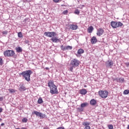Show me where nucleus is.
I'll return each instance as SVG.
<instances>
[{"mask_svg":"<svg viewBox=\"0 0 129 129\" xmlns=\"http://www.w3.org/2000/svg\"><path fill=\"white\" fill-rule=\"evenodd\" d=\"M80 64V61L79 60L74 58L71 61V63L70 64V67L69 68V71H71V72H73V69L76 68V67H78Z\"/></svg>","mask_w":129,"mask_h":129,"instance_id":"1","label":"nucleus"},{"mask_svg":"<svg viewBox=\"0 0 129 129\" xmlns=\"http://www.w3.org/2000/svg\"><path fill=\"white\" fill-rule=\"evenodd\" d=\"M48 86L50 89V93H51V94H58L57 87L54 84L53 81H49L48 82Z\"/></svg>","mask_w":129,"mask_h":129,"instance_id":"2","label":"nucleus"},{"mask_svg":"<svg viewBox=\"0 0 129 129\" xmlns=\"http://www.w3.org/2000/svg\"><path fill=\"white\" fill-rule=\"evenodd\" d=\"M32 72L31 70H27L23 72L22 73H20L19 74V75H22V77L25 78V80L29 82V81H31V75L32 74Z\"/></svg>","mask_w":129,"mask_h":129,"instance_id":"3","label":"nucleus"},{"mask_svg":"<svg viewBox=\"0 0 129 129\" xmlns=\"http://www.w3.org/2000/svg\"><path fill=\"white\" fill-rule=\"evenodd\" d=\"M5 57H13L15 55V51L14 50H6L4 53Z\"/></svg>","mask_w":129,"mask_h":129,"instance_id":"4","label":"nucleus"},{"mask_svg":"<svg viewBox=\"0 0 129 129\" xmlns=\"http://www.w3.org/2000/svg\"><path fill=\"white\" fill-rule=\"evenodd\" d=\"M98 93L102 98H106L108 95V92L107 91H100Z\"/></svg>","mask_w":129,"mask_h":129,"instance_id":"5","label":"nucleus"},{"mask_svg":"<svg viewBox=\"0 0 129 129\" xmlns=\"http://www.w3.org/2000/svg\"><path fill=\"white\" fill-rule=\"evenodd\" d=\"M32 114H35L36 116H40V118H45V117H46V114H43L37 111H34L33 112H32Z\"/></svg>","mask_w":129,"mask_h":129,"instance_id":"6","label":"nucleus"},{"mask_svg":"<svg viewBox=\"0 0 129 129\" xmlns=\"http://www.w3.org/2000/svg\"><path fill=\"white\" fill-rule=\"evenodd\" d=\"M44 35L46 37H49V38H53L54 36H56V33L54 32H45Z\"/></svg>","mask_w":129,"mask_h":129,"instance_id":"7","label":"nucleus"},{"mask_svg":"<svg viewBox=\"0 0 129 129\" xmlns=\"http://www.w3.org/2000/svg\"><path fill=\"white\" fill-rule=\"evenodd\" d=\"M105 66L106 68H112L113 66V61L112 60H108L105 62Z\"/></svg>","mask_w":129,"mask_h":129,"instance_id":"8","label":"nucleus"},{"mask_svg":"<svg viewBox=\"0 0 129 129\" xmlns=\"http://www.w3.org/2000/svg\"><path fill=\"white\" fill-rule=\"evenodd\" d=\"M104 33V30H103L102 28H99L97 30V35L99 36V37H100V36L103 35Z\"/></svg>","mask_w":129,"mask_h":129,"instance_id":"9","label":"nucleus"},{"mask_svg":"<svg viewBox=\"0 0 129 129\" xmlns=\"http://www.w3.org/2000/svg\"><path fill=\"white\" fill-rule=\"evenodd\" d=\"M69 27L70 29H71V30H75L78 29V26H77V25L70 24Z\"/></svg>","mask_w":129,"mask_h":129,"instance_id":"10","label":"nucleus"},{"mask_svg":"<svg viewBox=\"0 0 129 129\" xmlns=\"http://www.w3.org/2000/svg\"><path fill=\"white\" fill-rule=\"evenodd\" d=\"M110 24L112 28H113V29L117 28V22L115 21H112Z\"/></svg>","mask_w":129,"mask_h":129,"instance_id":"11","label":"nucleus"},{"mask_svg":"<svg viewBox=\"0 0 129 129\" xmlns=\"http://www.w3.org/2000/svg\"><path fill=\"white\" fill-rule=\"evenodd\" d=\"M50 40L53 43H59L60 42V39H58V37H52Z\"/></svg>","mask_w":129,"mask_h":129,"instance_id":"12","label":"nucleus"},{"mask_svg":"<svg viewBox=\"0 0 129 129\" xmlns=\"http://www.w3.org/2000/svg\"><path fill=\"white\" fill-rule=\"evenodd\" d=\"M26 90V87L23 84H20L19 85V91H25Z\"/></svg>","mask_w":129,"mask_h":129,"instance_id":"13","label":"nucleus"},{"mask_svg":"<svg viewBox=\"0 0 129 129\" xmlns=\"http://www.w3.org/2000/svg\"><path fill=\"white\" fill-rule=\"evenodd\" d=\"M97 42V39L95 36H93L91 39V44H96Z\"/></svg>","mask_w":129,"mask_h":129,"instance_id":"14","label":"nucleus"},{"mask_svg":"<svg viewBox=\"0 0 129 129\" xmlns=\"http://www.w3.org/2000/svg\"><path fill=\"white\" fill-rule=\"evenodd\" d=\"M80 93L82 95H85L87 93V91L85 89H83L80 90Z\"/></svg>","mask_w":129,"mask_h":129,"instance_id":"15","label":"nucleus"},{"mask_svg":"<svg viewBox=\"0 0 129 129\" xmlns=\"http://www.w3.org/2000/svg\"><path fill=\"white\" fill-rule=\"evenodd\" d=\"M96 100L94 99L91 100V101H90V104H91V105L93 106L95 105V104H96Z\"/></svg>","mask_w":129,"mask_h":129,"instance_id":"16","label":"nucleus"},{"mask_svg":"<svg viewBox=\"0 0 129 129\" xmlns=\"http://www.w3.org/2000/svg\"><path fill=\"white\" fill-rule=\"evenodd\" d=\"M16 50L17 53H22V52H23V49H22V47L20 46H19L18 47H16Z\"/></svg>","mask_w":129,"mask_h":129,"instance_id":"17","label":"nucleus"},{"mask_svg":"<svg viewBox=\"0 0 129 129\" xmlns=\"http://www.w3.org/2000/svg\"><path fill=\"white\" fill-rule=\"evenodd\" d=\"M83 53H84V50H83V49L80 48L78 49L77 54H78L79 55H80L81 54H83Z\"/></svg>","mask_w":129,"mask_h":129,"instance_id":"18","label":"nucleus"},{"mask_svg":"<svg viewBox=\"0 0 129 129\" xmlns=\"http://www.w3.org/2000/svg\"><path fill=\"white\" fill-rule=\"evenodd\" d=\"M90 124V123L88 121L84 122L83 123V125H84V126H89Z\"/></svg>","mask_w":129,"mask_h":129,"instance_id":"19","label":"nucleus"},{"mask_svg":"<svg viewBox=\"0 0 129 129\" xmlns=\"http://www.w3.org/2000/svg\"><path fill=\"white\" fill-rule=\"evenodd\" d=\"M94 28L92 26H90L88 28V33H92V31H93Z\"/></svg>","mask_w":129,"mask_h":129,"instance_id":"20","label":"nucleus"},{"mask_svg":"<svg viewBox=\"0 0 129 129\" xmlns=\"http://www.w3.org/2000/svg\"><path fill=\"white\" fill-rule=\"evenodd\" d=\"M37 102L39 104H42V103L43 102V99H42V98L40 97L38 101H37Z\"/></svg>","mask_w":129,"mask_h":129,"instance_id":"21","label":"nucleus"},{"mask_svg":"<svg viewBox=\"0 0 129 129\" xmlns=\"http://www.w3.org/2000/svg\"><path fill=\"white\" fill-rule=\"evenodd\" d=\"M72 46L70 45L66 46V50H72Z\"/></svg>","mask_w":129,"mask_h":129,"instance_id":"22","label":"nucleus"},{"mask_svg":"<svg viewBox=\"0 0 129 129\" xmlns=\"http://www.w3.org/2000/svg\"><path fill=\"white\" fill-rule=\"evenodd\" d=\"M87 104H88V103L85 102V103H83L82 104H81V107L83 108V107H85Z\"/></svg>","mask_w":129,"mask_h":129,"instance_id":"23","label":"nucleus"},{"mask_svg":"<svg viewBox=\"0 0 129 129\" xmlns=\"http://www.w3.org/2000/svg\"><path fill=\"white\" fill-rule=\"evenodd\" d=\"M118 82H120V83H123V82H124V79H123V78H121L118 79Z\"/></svg>","mask_w":129,"mask_h":129,"instance_id":"24","label":"nucleus"},{"mask_svg":"<svg viewBox=\"0 0 129 129\" xmlns=\"http://www.w3.org/2000/svg\"><path fill=\"white\" fill-rule=\"evenodd\" d=\"M122 25V23L120 22H117V28H118V27H121Z\"/></svg>","mask_w":129,"mask_h":129,"instance_id":"25","label":"nucleus"},{"mask_svg":"<svg viewBox=\"0 0 129 129\" xmlns=\"http://www.w3.org/2000/svg\"><path fill=\"white\" fill-rule=\"evenodd\" d=\"M18 36L19 37V38H23V34L22 33V32H19L18 33Z\"/></svg>","mask_w":129,"mask_h":129,"instance_id":"26","label":"nucleus"},{"mask_svg":"<svg viewBox=\"0 0 129 129\" xmlns=\"http://www.w3.org/2000/svg\"><path fill=\"white\" fill-rule=\"evenodd\" d=\"M60 49L61 50H62V51H65L66 50V46H64L63 45H61L60 46Z\"/></svg>","mask_w":129,"mask_h":129,"instance_id":"27","label":"nucleus"},{"mask_svg":"<svg viewBox=\"0 0 129 129\" xmlns=\"http://www.w3.org/2000/svg\"><path fill=\"white\" fill-rule=\"evenodd\" d=\"M74 14L76 15H79V14H80V11H79L78 9H77L75 11Z\"/></svg>","mask_w":129,"mask_h":129,"instance_id":"28","label":"nucleus"},{"mask_svg":"<svg viewBox=\"0 0 129 129\" xmlns=\"http://www.w3.org/2000/svg\"><path fill=\"white\" fill-rule=\"evenodd\" d=\"M8 90L10 93H13V92H15L14 89H8Z\"/></svg>","mask_w":129,"mask_h":129,"instance_id":"29","label":"nucleus"},{"mask_svg":"<svg viewBox=\"0 0 129 129\" xmlns=\"http://www.w3.org/2000/svg\"><path fill=\"white\" fill-rule=\"evenodd\" d=\"M129 93V90H125L123 92V94H128Z\"/></svg>","mask_w":129,"mask_h":129,"instance_id":"30","label":"nucleus"},{"mask_svg":"<svg viewBox=\"0 0 129 129\" xmlns=\"http://www.w3.org/2000/svg\"><path fill=\"white\" fill-rule=\"evenodd\" d=\"M28 121V119L27 118H24L22 119L23 122H27Z\"/></svg>","mask_w":129,"mask_h":129,"instance_id":"31","label":"nucleus"},{"mask_svg":"<svg viewBox=\"0 0 129 129\" xmlns=\"http://www.w3.org/2000/svg\"><path fill=\"white\" fill-rule=\"evenodd\" d=\"M108 128L113 129V125H112L111 124L108 125Z\"/></svg>","mask_w":129,"mask_h":129,"instance_id":"32","label":"nucleus"},{"mask_svg":"<svg viewBox=\"0 0 129 129\" xmlns=\"http://www.w3.org/2000/svg\"><path fill=\"white\" fill-rule=\"evenodd\" d=\"M3 35H8V31H4L2 32Z\"/></svg>","mask_w":129,"mask_h":129,"instance_id":"33","label":"nucleus"},{"mask_svg":"<svg viewBox=\"0 0 129 129\" xmlns=\"http://www.w3.org/2000/svg\"><path fill=\"white\" fill-rule=\"evenodd\" d=\"M3 63H4V61H3V58H0V65H3Z\"/></svg>","mask_w":129,"mask_h":129,"instance_id":"34","label":"nucleus"},{"mask_svg":"<svg viewBox=\"0 0 129 129\" xmlns=\"http://www.w3.org/2000/svg\"><path fill=\"white\" fill-rule=\"evenodd\" d=\"M62 14H63V15H67V14H68V11H67V10L64 11L62 12Z\"/></svg>","mask_w":129,"mask_h":129,"instance_id":"35","label":"nucleus"},{"mask_svg":"<svg viewBox=\"0 0 129 129\" xmlns=\"http://www.w3.org/2000/svg\"><path fill=\"white\" fill-rule=\"evenodd\" d=\"M78 109L80 111H83V108L82 107H79L78 108Z\"/></svg>","mask_w":129,"mask_h":129,"instance_id":"36","label":"nucleus"},{"mask_svg":"<svg viewBox=\"0 0 129 129\" xmlns=\"http://www.w3.org/2000/svg\"><path fill=\"white\" fill-rule=\"evenodd\" d=\"M84 129H91L90 126H86Z\"/></svg>","mask_w":129,"mask_h":129,"instance_id":"37","label":"nucleus"},{"mask_svg":"<svg viewBox=\"0 0 129 129\" xmlns=\"http://www.w3.org/2000/svg\"><path fill=\"white\" fill-rule=\"evenodd\" d=\"M54 3H59V1L60 0H53Z\"/></svg>","mask_w":129,"mask_h":129,"instance_id":"38","label":"nucleus"},{"mask_svg":"<svg viewBox=\"0 0 129 129\" xmlns=\"http://www.w3.org/2000/svg\"><path fill=\"white\" fill-rule=\"evenodd\" d=\"M3 100H4V97H0V101H3Z\"/></svg>","mask_w":129,"mask_h":129,"instance_id":"39","label":"nucleus"},{"mask_svg":"<svg viewBox=\"0 0 129 129\" xmlns=\"http://www.w3.org/2000/svg\"><path fill=\"white\" fill-rule=\"evenodd\" d=\"M4 125H5V123H1V126H4Z\"/></svg>","mask_w":129,"mask_h":129,"instance_id":"40","label":"nucleus"},{"mask_svg":"<svg viewBox=\"0 0 129 129\" xmlns=\"http://www.w3.org/2000/svg\"><path fill=\"white\" fill-rule=\"evenodd\" d=\"M3 112V108H0V113Z\"/></svg>","mask_w":129,"mask_h":129,"instance_id":"41","label":"nucleus"},{"mask_svg":"<svg viewBox=\"0 0 129 129\" xmlns=\"http://www.w3.org/2000/svg\"><path fill=\"white\" fill-rule=\"evenodd\" d=\"M43 129H49L48 127H44Z\"/></svg>","mask_w":129,"mask_h":129,"instance_id":"42","label":"nucleus"},{"mask_svg":"<svg viewBox=\"0 0 129 129\" xmlns=\"http://www.w3.org/2000/svg\"><path fill=\"white\" fill-rule=\"evenodd\" d=\"M26 21H28V19H25L24 20V22H26Z\"/></svg>","mask_w":129,"mask_h":129,"instance_id":"43","label":"nucleus"},{"mask_svg":"<svg viewBox=\"0 0 129 129\" xmlns=\"http://www.w3.org/2000/svg\"><path fill=\"white\" fill-rule=\"evenodd\" d=\"M45 69H46V70H49V68H45Z\"/></svg>","mask_w":129,"mask_h":129,"instance_id":"44","label":"nucleus"},{"mask_svg":"<svg viewBox=\"0 0 129 129\" xmlns=\"http://www.w3.org/2000/svg\"><path fill=\"white\" fill-rule=\"evenodd\" d=\"M127 66H129V62L127 63Z\"/></svg>","mask_w":129,"mask_h":129,"instance_id":"45","label":"nucleus"},{"mask_svg":"<svg viewBox=\"0 0 129 129\" xmlns=\"http://www.w3.org/2000/svg\"><path fill=\"white\" fill-rule=\"evenodd\" d=\"M3 120V119L0 118V121H2Z\"/></svg>","mask_w":129,"mask_h":129,"instance_id":"46","label":"nucleus"},{"mask_svg":"<svg viewBox=\"0 0 129 129\" xmlns=\"http://www.w3.org/2000/svg\"><path fill=\"white\" fill-rule=\"evenodd\" d=\"M127 129H129V124L128 125V126H127Z\"/></svg>","mask_w":129,"mask_h":129,"instance_id":"47","label":"nucleus"},{"mask_svg":"<svg viewBox=\"0 0 129 129\" xmlns=\"http://www.w3.org/2000/svg\"><path fill=\"white\" fill-rule=\"evenodd\" d=\"M84 87H86V85H85V86H84Z\"/></svg>","mask_w":129,"mask_h":129,"instance_id":"48","label":"nucleus"},{"mask_svg":"<svg viewBox=\"0 0 129 129\" xmlns=\"http://www.w3.org/2000/svg\"><path fill=\"white\" fill-rule=\"evenodd\" d=\"M16 129H20V128H16Z\"/></svg>","mask_w":129,"mask_h":129,"instance_id":"49","label":"nucleus"},{"mask_svg":"<svg viewBox=\"0 0 129 129\" xmlns=\"http://www.w3.org/2000/svg\"><path fill=\"white\" fill-rule=\"evenodd\" d=\"M76 56H78L77 54H76Z\"/></svg>","mask_w":129,"mask_h":129,"instance_id":"50","label":"nucleus"}]
</instances>
